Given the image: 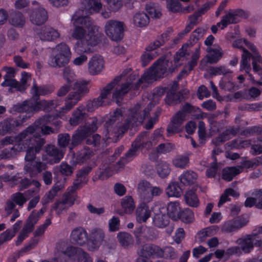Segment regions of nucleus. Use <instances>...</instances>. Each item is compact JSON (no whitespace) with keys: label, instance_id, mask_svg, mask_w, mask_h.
<instances>
[{"label":"nucleus","instance_id":"obj_1","mask_svg":"<svg viewBox=\"0 0 262 262\" xmlns=\"http://www.w3.org/2000/svg\"><path fill=\"white\" fill-rule=\"evenodd\" d=\"M89 82L81 80L77 81L73 85L74 92L69 94L65 99L64 105L61 107L58 112L55 114H46L37 119L33 124L29 125L25 130L19 133L17 137L18 140L21 138L36 137L41 138L42 135H49L54 133L53 128L46 125L48 123L54 121L53 123L58 127L61 125V121L57 120V118H62L66 114L69 112L81 100V97L89 92L87 85Z\"/></svg>","mask_w":262,"mask_h":262},{"label":"nucleus","instance_id":"obj_2","mask_svg":"<svg viewBox=\"0 0 262 262\" xmlns=\"http://www.w3.org/2000/svg\"><path fill=\"white\" fill-rule=\"evenodd\" d=\"M74 28L71 37L77 42L76 49L80 52L90 51L91 47L99 43L103 36L99 27L94 25L89 17L83 16L81 11H76L72 16Z\"/></svg>","mask_w":262,"mask_h":262},{"label":"nucleus","instance_id":"obj_3","mask_svg":"<svg viewBox=\"0 0 262 262\" xmlns=\"http://www.w3.org/2000/svg\"><path fill=\"white\" fill-rule=\"evenodd\" d=\"M122 117L121 109L117 108L105 121L104 125V133L107 139L116 142L122 137L124 133L129 128L131 125V116L129 114L124 123H121L118 121L115 125V123L118 120L119 121L120 118L122 119Z\"/></svg>","mask_w":262,"mask_h":262},{"label":"nucleus","instance_id":"obj_4","mask_svg":"<svg viewBox=\"0 0 262 262\" xmlns=\"http://www.w3.org/2000/svg\"><path fill=\"white\" fill-rule=\"evenodd\" d=\"M98 127V120L96 118H93L91 122H86L83 125L79 126L72 136L70 148L77 146L87 138L86 144L92 145L98 148L100 146L101 136L98 134H94L91 137L97 130Z\"/></svg>","mask_w":262,"mask_h":262},{"label":"nucleus","instance_id":"obj_5","mask_svg":"<svg viewBox=\"0 0 262 262\" xmlns=\"http://www.w3.org/2000/svg\"><path fill=\"white\" fill-rule=\"evenodd\" d=\"M168 67H149L141 78L135 82L132 81V92L141 91L146 89L153 81L166 76ZM133 94L132 93V96Z\"/></svg>","mask_w":262,"mask_h":262},{"label":"nucleus","instance_id":"obj_6","mask_svg":"<svg viewBox=\"0 0 262 262\" xmlns=\"http://www.w3.org/2000/svg\"><path fill=\"white\" fill-rule=\"evenodd\" d=\"M53 91L52 87L47 86H38L36 84H34L31 90V93L33 95L31 98L34 99L37 102L36 105L40 111L49 112L59 105L57 101L55 100L47 101L46 100H40L39 99L40 95L44 96L50 94Z\"/></svg>","mask_w":262,"mask_h":262},{"label":"nucleus","instance_id":"obj_7","mask_svg":"<svg viewBox=\"0 0 262 262\" xmlns=\"http://www.w3.org/2000/svg\"><path fill=\"white\" fill-rule=\"evenodd\" d=\"M131 157V148H129L125 154L124 157H122L116 162L115 164L110 163L108 165H103L96 172L98 179L104 180L118 172L121 169L123 168L125 164L127 163V158Z\"/></svg>","mask_w":262,"mask_h":262},{"label":"nucleus","instance_id":"obj_8","mask_svg":"<svg viewBox=\"0 0 262 262\" xmlns=\"http://www.w3.org/2000/svg\"><path fill=\"white\" fill-rule=\"evenodd\" d=\"M45 143V140L44 139L36 137L28 136L27 138L23 140V145H25L24 151H26L25 157L26 163L39 159L36 157V155L40 152Z\"/></svg>","mask_w":262,"mask_h":262},{"label":"nucleus","instance_id":"obj_9","mask_svg":"<svg viewBox=\"0 0 262 262\" xmlns=\"http://www.w3.org/2000/svg\"><path fill=\"white\" fill-rule=\"evenodd\" d=\"M37 102L34 99H30L25 100L21 103H17L13 105L10 109V113L11 114H15L19 113L20 114L17 118L19 120H22L23 117H27L26 121L29 119L33 114L34 112H37L40 111L37 106Z\"/></svg>","mask_w":262,"mask_h":262},{"label":"nucleus","instance_id":"obj_10","mask_svg":"<svg viewBox=\"0 0 262 262\" xmlns=\"http://www.w3.org/2000/svg\"><path fill=\"white\" fill-rule=\"evenodd\" d=\"M19 134L15 137H6L3 140L5 144H13L12 146L5 148L2 150V155L5 159L13 158L16 156L18 153L24 151L25 150V145H23V140L26 137L21 138L20 140L17 139Z\"/></svg>","mask_w":262,"mask_h":262},{"label":"nucleus","instance_id":"obj_11","mask_svg":"<svg viewBox=\"0 0 262 262\" xmlns=\"http://www.w3.org/2000/svg\"><path fill=\"white\" fill-rule=\"evenodd\" d=\"M34 7L29 10V17L30 21L34 25H41L48 19V13L40 4L36 1L32 2Z\"/></svg>","mask_w":262,"mask_h":262},{"label":"nucleus","instance_id":"obj_12","mask_svg":"<svg viewBox=\"0 0 262 262\" xmlns=\"http://www.w3.org/2000/svg\"><path fill=\"white\" fill-rule=\"evenodd\" d=\"M105 31L112 40H120L123 36V24L117 20H108L105 26Z\"/></svg>","mask_w":262,"mask_h":262},{"label":"nucleus","instance_id":"obj_13","mask_svg":"<svg viewBox=\"0 0 262 262\" xmlns=\"http://www.w3.org/2000/svg\"><path fill=\"white\" fill-rule=\"evenodd\" d=\"M248 222V218L246 216H238L226 221L222 227V230L226 233L235 232L246 226Z\"/></svg>","mask_w":262,"mask_h":262},{"label":"nucleus","instance_id":"obj_14","mask_svg":"<svg viewBox=\"0 0 262 262\" xmlns=\"http://www.w3.org/2000/svg\"><path fill=\"white\" fill-rule=\"evenodd\" d=\"M27 117H23L22 120L17 118H8L0 123V135H5L13 132L16 127L22 125L26 121Z\"/></svg>","mask_w":262,"mask_h":262},{"label":"nucleus","instance_id":"obj_15","mask_svg":"<svg viewBox=\"0 0 262 262\" xmlns=\"http://www.w3.org/2000/svg\"><path fill=\"white\" fill-rule=\"evenodd\" d=\"M63 253L70 258H77L78 262H93L90 255L80 248L68 247Z\"/></svg>","mask_w":262,"mask_h":262},{"label":"nucleus","instance_id":"obj_16","mask_svg":"<svg viewBox=\"0 0 262 262\" xmlns=\"http://www.w3.org/2000/svg\"><path fill=\"white\" fill-rule=\"evenodd\" d=\"M149 133L144 131L141 133L134 142H132V157L138 149H149L152 146V142L149 139Z\"/></svg>","mask_w":262,"mask_h":262},{"label":"nucleus","instance_id":"obj_17","mask_svg":"<svg viewBox=\"0 0 262 262\" xmlns=\"http://www.w3.org/2000/svg\"><path fill=\"white\" fill-rule=\"evenodd\" d=\"M102 7L101 0H82L81 8L77 11H81L83 16H88L90 14L99 12Z\"/></svg>","mask_w":262,"mask_h":262},{"label":"nucleus","instance_id":"obj_18","mask_svg":"<svg viewBox=\"0 0 262 262\" xmlns=\"http://www.w3.org/2000/svg\"><path fill=\"white\" fill-rule=\"evenodd\" d=\"M47 168V163L41 162L40 159L26 162L24 166L25 173L28 174L31 177H36Z\"/></svg>","mask_w":262,"mask_h":262},{"label":"nucleus","instance_id":"obj_19","mask_svg":"<svg viewBox=\"0 0 262 262\" xmlns=\"http://www.w3.org/2000/svg\"><path fill=\"white\" fill-rule=\"evenodd\" d=\"M150 115V110L148 107L142 109V106L137 103L132 107V128L134 123L136 125L141 124L145 118Z\"/></svg>","mask_w":262,"mask_h":262},{"label":"nucleus","instance_id":"obj_20","mask_svg":"<svg viewBox=\"0 0 262 262\" xmlns=\"http://www.w3.org/2000/svg\"><path fill=\"white\" fill-rule=\"evenodd\" d=\"M134 234L138 244H140L144 241L151 239L155 236L153 228L143 225L137 227L134 231Z\"/></svg>","mask_w":262,"mask_h":262},{"label":"nucleus","instance_id":"obj_21","mask_svg":"<svg viewBox=\"0 0 262 262\" xmlns=\"http://www.w3.org/2000/svg\"><path fill=\"white\" fill-rule=\"evenodd\" d=\"M254 236L253 234H246L236 240L235 243L238 245L242 253L248 254L253 250L254 247Z\"/></svg>","mask_w":262,"mask_h":262},{"label":"nucleus","instance_id":"obj_22","mask_svg":"<svg viewBox=\"0 0 262 262\" xmlns=\"http://www.w3.org/2000/svg\"><path fill=\"white\" fill-rule=\"evenodd\" d=\"M104 238V233L97 229H94L88 236L86 241L88 249L90 251H94L97 249L101 245Z\"/></svg>","mask_w":262,"mask_h":262},{"label":"nucleus","instance_id":"obj_23","mask_svg":"<svg viewBox=\"0 0 262 262\" xmlns=\"http://www.w3.org/2000/svg\"><path fill=\"white\" fill-rule=\"evenodd\" d=\"M141 255L144 258H162V249L152 244H146L142 246Z\"/></svg>","mask_w":262,"mask_h":262},{"label":"nucleus","instance_id":"obj_24","mask_svg":"<svg viewBox=\"0 0 262 262\" xmlns=\"http://www.w3.org/2000/svg\"><path fill=\"white\" fill-rule=\"evenodd\" d=\"M46 211L45 207H42L39 210H33L29 215L24 225L23 230L26 232H31L34 229L35 225L37 223L40 217Z\"/></svg>","mask_w":262,"mask_h":262},{"label":"nucleus","instance_id":"obj_25","mask_svg":"<svg viewBox=\"0 0 262 262\" xmlns=\"http://www.w3.org/2000/svg\"><path fill=\"white\" fill-rule=\"evenodd\" d=\"M241 127L239 125L229 126L223 132L221 133L214 139L215 144L223 143L231 138V136L235 137L239 134Z\"/></svg>","mask_w":262,"mask_h":262},{"label":"nucleus","instance_id":"obj_26","mask_svg":"<svg viewBox=\"0 0 262 262\" xmlns=\"http://www.w3.org/2000/svg\"><path fill=\"white\" fill-rule=\"evenodd\" d=\"M45 151L48 157V162L51 164L59 163L63 157V153L53 145H47Z\"/></svg>","mask_w":262,"mask_h":262},{"label":"nucleus","instance_id":"obj_27","mask_svg":"<svg viewBox=\"0 0 262 262\" xmlns=\"http://www.w3.org/2000/svg\"><path fill=\"white\" fill-rule=\"evenodd\" d=\"M92 171V167L90 166H85L82 167L77 172V179L73 183L75 189H80L84 185L86 184L88 181V175Z\"/></svg>","mask_w":262,"mask_h":262},{"label":"nucleus","instance_id":"obj_28","mask_svg":"<svg viewBox=\"0 0 262 262\" xmlns=\"http://www.w3.org/2000/svg\"><path fill=\"white\" fill-rule=\"evenodd\" d=\"M88 233L82 227H78L73 229L71 233V238L75 244L82 246L88 240Z\"/></svg>","mask_w":262,"mask_h":262},{"label":"nucleus","instance_id":"obj_29","mask_svg":"<svg viewBox=\"0 0 262 262\" xmlns=\"http://www.w3.org/2000/svg\"><path fill=\"white\" fill-rule=\"evenodd\" d=\"M38 35L42 40L52 41L58 38L60 34L57 30L49 26H45L40 29Z\"/></svg>","mask_w":262,"mask_h":262},{"label":"nucleus","instance_id":"obj_30","mask_svg":"<svg viewBox=\"0 0 262 262\" xmlns=\"http://www.w3.org/2000/svg\"><path fill=\"white\" fill-rule=\"evenodd\" d=\"M86 116L85 107L79 106L72 113L69 119V123L73 126H76L83 122Z\"/></svg>","mask_w":262,"mask_h":262},{"label":"nucleus","instance_id":"obj_31","mask_svg":"<svg viewBox=\"0 0 262 262\" xmlns=\"http://www.w3.org/2000/svg\"><path fill=\"white\" fill-rule=\"evenodd\" d=\"M136 220L139 223L145 222L150 216L151 211L146 202H143L139 205L136 209Z\"/></svg>","mask_w":262,"mask_h":262},{"label":"nucleus","instance_id":"obj_32","mask_svg":"<svg viewBox=\"0 0 262 262\" xmlns=\"http://www.w3.org/2000/svg\"><path fill=\"white\" fill-rule=\"evenodd\" d=\"M151 186L150 183L145 180H143L138 184V192L143 202L149 203L151 201V199L149 196Z\"/></svg>","mask_w":262,"mask_h":262},{"label":"nucleus","instance_id":"obj_33","mask_svg":"<svg viewBox=\"0 0 262 262\" xmlns=\"http://www.w3.org/2000/svg\"><path fill=\"white\" fill-rule=\"evenodd\" d=\"M123 76L122 74L116 76L113 81L108 83L103 89L100 95L97 98V101L102 105L103 100L106 99L107 95L110 93L111 90L121 81Z\"/></svg>","mask_w":262,"mask_h":262},{"label":"nucleus","instance_id":"obj_34","mask_svg":"<svg viewBox=\"0 0 262 262\" xmlns=\"http://www.w3.org/2000/svg\"><path fill=\"white\" fill-rule=\"evenodd\" d=\"M188 45H183L182 47L176 53L173 57V61L175 64L182 66L185 64L190 56V52L188 50Z\"/></svg>","mask_w":262,"mask_h":262},{"label":"nucleus","instance_id":"obj_35","mask_svg":"<svg viewBox=\"0 0 262 262\" xmlns=\"http://www.w3.org/2000/svg\"><path fill=\"white\" fill-rule=\"evenodd\" d=\"M9 23L17 28H23L26 23V18L22 12L14 11L10 14Z\"/></svg>","mask_w":262,"mask_h":262},{"label":"nucleus","instance_id":"obj_36","mask_svg":"<svg viewBox=\"0 0 262 262\" xmlns=\"http://www.w3.org/2000/svg\"><path fill=\"white\" fill-rule=\"evenodd\" d=\"M131 83L129 81L121 84L119 89L116 90L113 94V99L118 105L120 106L122 104L124 96L130 90L129 86Z\"/></svg>","mask_w":262,"mask_h":262},{"label":"nucleus","instance_id":"obj_37","mask_svg":"<svg viewBox=\"0 0 262 262\" xmlns=\"http://www.w3.org/2000/svg\"><path fill=\"white\" fill-rule=\"evenodd\" d=\"M208 54L206 56L205 58L201 60V63L206 62L209 64H215L221 58L222 55L221 49H212L209 47L207 49Z\"/></svg>","mask_w":262,"mask_h":262},{"label":"nucleus","instance_id":"obj_38","mask_svg":"<svg viewBox=\"0 0 262 262\" xmlns=\"http://www.w3.org/2000/svg\"><path fill=\"white\" fill-rule=\"evenodd\" d=\"M241 172V170L237 167H227L223 170L222 178L226 181L230 182Z\"/></svg>","mask_w":262,"mask_h":262},{"label":"nucleus","instance_id":"obj_39","mask_svg":"<svg viewBox=\"0 0 262 262\" xmlns=\"http://www.w3.org/2000/svg\"><path fill=\"white\" fill-rule=\"evenodd\" d=\"M196 178V173L192 171L187 170L180 175L179 180L184 186H189L194 184Z\"/></svg>","mask_w":262,"mask_h":262},{"label":"nucleus","instance_id":"obj_40","mask_svg":"<svg viewBox=\"0 0 262 262\" xmlns=\"http://www.w3.org/2000/svg\"><path fill=\"white\" fill-rule=\"evenodd\" d=\"M152 222L155 226L163 228L169 224V220L167 215L160 212L155 214L152 218Z\"/></svg>","mask_w":262,"mask_h":262},{"label":"nucleus","instance_id":"obj_41","mask_svg":"<svg viewBox=\"0 0 262 262\" xmlns=\"http://www.w3.org/2000/svg\"><path fill=\"white\" fill-rule=\"evenodd\" d=\"M183 97V94L180 91L177 93L167 92L164 101L166 105L173 106L180 103Z\"/></svg>","mask_w":262,"mask_h":262},{"label":"nucleus","instance_id":"obj_42","mask_svg":"<svg viewBox=\"0 0 262 262\" xmlns=\"http://www.w3.org/2000/svg\"><path fill=\"white\" fill-rule=\"evenodd\" d=\"M183 189L178 182L170 183L166 189L167 195L169 197L179 198L182 193Z\"/></svg>","mask_w":262,"mask_h":262},{"label":"nucleus","instance_id":"obj_43","mask_svg":"<svg viewBox=\"0 0 262 262\" xmlns=\"http://www.w3.org/2000/svg\"><path fill=\"white\" fill-rule=\"evenodd\" d=\"M156 168L158 176L161 178H166L171 171L169 164L163 161H158Z\"/></svg>","mask_w":262,"mask_h":262},{"label":"nucleus","instance_id":"obj_44","mask_svg":"<svg viewBox=\"0 0 262 262\" xmlns=\"http://www.w3.org/2000/svg\"><path fill=\"white\" fill-rule=\"evenodd\" d=\"M167 215L174 221L179 219V214L180 211V204L177 202H170L167 207Z\"/></svg>","mask_w":262,"mask_h":262},{"label":"nucleus","instance_id":"obj_45","mask_svg":"<svg viewBox=\"0 0 262 262\" xmlns=\"http://www.w3.org/2000/svg\"><path fill=\"white\" fill-rule=\"evenodd\" d=\"M93 155V151L89 147L85 146L77 152L76 160L78 163H84L90 159Z\"/></svg>","mask_w":262,"mask_h":262},{"label":"nucleus","instance_id":"obj_46","mask_svg":"<svg viewBox=\"0 0 262 262\" xmlns=\"http://www.w3.org/2000/svg\"><path fill=\"white\" fill-rule=\"evenodd\" d=\"M245 44L249 48L252 52V66H260L262 65V57L257 52L255 47L249 42L246 39H244Z\"/></svg>","mask_w":262,"mask_h":262},{"label":"nucleus","instance_id":"obj_47","mask_svg":"<svg viewBox=\"0 0 262 262\" xmlns=\"http://www.w3.org/2000/svg\"><path fill=\"white\" fill-rule=\"evenodd\" d=\"M184 199L186 203L189 206L197 207L200 203L199 198L196 193L192 190H189L185 194Z\"/></svg>","mask_w":262,"mask_h":262},{"label":"nucleus","instance_id":"obj_48","mask_svg":"<svg viewBox=\"0 0 262 262\" xmlns=\"http://www.w3.org/2000/svg\"><path fill=\"white\" fill-rule=\"evenodd\" d=\"M134 22L136 26L144 27L149 24V17L144 12H138L134 17Z\"/></svg>","mask_w":262,"mask_h":262},{"label":"nucleus","instance_id":"obj_49","mask_svg":"<svg viewBox=\"0 0 262 262\" xmlns=\"http://www.w3.org/2000/svg\"><path fill=\"white\" fill-rule=\"evenodd\" d=\"M145 9L151 17L159 18L161 15V10L156 3L150 2L146 5Z\"/></svg>","mask_w":262,"mask_h":262},{"label":"nucleus","instance_id":"obj_50","mask_svg":"<svg viewBox=\"0 0 262 262\" xmlns=\"http://www.w3.org/2000/svg\"><path fill=\"white\" fill-rule=\"evenodd\" d=\"M242 10L229 12L223 17V26L227 27L228 25L237 23V17L241 15Z\"/></svg>","mask_w":262,"mask_h":262},{"label":"nucleus","instance_id":"obj_51","mask_svg":"<svg viewBox=\"0 0 262 262\" xmlns=\"http://www.w3.org/2000/svg\"><path fill=\"white\" fill-rule=\"evenodd\" d=\"M77 189H75V188H74V185H73L70 190L64 194L63 200L62 203L63 204H68L70 205H73L77 197V195L76 193V191Z\"/></svg>","mask_w":262,"mask_h":262},{"label":"nucleus","instance_id":"obj_52","mask_svg":"<svg viewBox=\"0 0 262 262\" xmlns=\"http://www.w3.org/2000/svg\"><path fill=\"white\" fill-rule=\"evenodd\" d=\"M193 219L194 214L191 209L185 208L183 210H180L178 220H180L185 223H190L193 222Z\"/></svg>","mask_w":262,"mask_h":262},{"label":"nucleus","instance_id":"obj_53","mask_svg":"<svg viewBox=\"0 0 262 262\" xmlns=\"http://www.w3.org/2000/svg\"><path fill=\"white\" fill-rule=\"evenodd\" d=\"M189 162L187 156L179 155L173 160V164L176 167L185 168Z\"/></svg>","mask_w":262,"mask_h":262},{"label":"nucleus","instance_id":"obj_54","mask_svg":"<svg viewBox=\"0 0 262 262\" xmlns=\"http://www.w3.org/2000/svg\"><path fill=\"white\" fill-rule=\"evenodd\" d=\"M162 258L166 259H174L178 256V253L176 249L171 246L165 247L162 249Z\"/></svg>","mask_w":262,"mask_h":262},{"label":"nucleus","instance_id":"obj_55","mask_svg":"<svg viewBox=\"0 0 262 262\" xmlns=\"http://www.w3.org/2000/svg\"><path fill=\"white\" fill-rule=\"evenodd\" d=\"M261 130V126H252L241 130L239 135L243 136L248 137L257 135Z\"/></svg>","mask_w":262,"mask_h":262},{"label":"nucleus","instance_id":"obj_56","mask_svg":"<svg viewBox=\"0 0 262 262\" xmlns=\"http://www.w3.org/2000/svg\"><path fill=\"white\" fill-rule=\"evenodd\" d=\"M29 199V198H26L24 194L20 192L13 193L11 196V200H12L16 205L20 207H22Z\"/></svg>","mask_w":262,"mask_h":262},{"label":"nucleus","instance_id":"obj_57","mask_svg":"<svg viewBox=\"0 0 262 262\" xmlns=\"http://www.w3.org/2000/svg\"><path fill=\"white\" fill-rule=\"evenodd\" d=\"M217 227L215 226H212L203 229L199 233L201 241H203L207 237L214 235L217 231Z\"/></svg>","mask_w":262,"mask_h":262},{"label":"nucleus","instance_id":"obj_58","mask_svg":"<svg viewBox=\"0 0 262 262\" xmlns=\"http://www.w3.org/2000/svg\"><path fill=\"white\" fill-rule=\"evenodd\" d=\"M71 56L56 54L52 58V62L56 66H66L69 63Z\"/></svg>","mask_w":262,"mask_h":262},{"label":"nucleus","instance_id":"obj_59","mask_svg":"<svg viewBox=\"0 0 262 262\" xmlns=\"http://www.w3.org/2000/svg\"><path fill=\"white\" fill-rule=\"evenodd\" d=\"M120 245L123 247H127L131 240L130 235L125 232H120L118 233L117 236Z\"/></svg>","mask_w":262,"mask_h":262},{"label":"nucleus","instance_id":"obj_60","mask_svg":"<svg viewBox=\"0 0 262 262\" xmlns=\"http://www.w3.org/2000/svg\"><path fill=\"white\" fill-rule=\"evenodd\" d=\"M259 161L256 159L253 160H243L241 162V165L237 167L242 171L244 168H250L259 165Z\"/></svg>","mask_w":262,"mask_h":262},{"label":"nucleus","instance_id":"obj_61","mask_svg":"<svg viewBox=\"0 0 262 262\" xmlns=\"http://www.w3.org/2000/svg\"><path fill=\"white\" fill-rule=\"evenodd\" d=\"M57 140L58 146L60 148H65L70 145V136L68 133L59 134Z\"/></svg>","mask_w":262,"mask_h":262},{"label":"nucleus","instance_id":"obj_62","mask_svg":"<svg viewBox=\"0 0 262 262\" xmlns=\"http://www.w3.org/2000/svg\"><path fill=\"white\" fill-rule=\"evenodd\" d=\"M198 132L200 143L202 144H204L206 142V131L205 124L203 121L199 122Z\"/></svg>","mask_w":262,"mask_h":262},{"label":"nucleus","instance_id":"obj_63","mask_svg":"<svg viewBox=\"0 0 262 262\" xmlns=\"http://www.w3.org/2000/svg\"><path fill=\"white\" fill-rule=\"evenodd\" d=\"M107 4V9L112 12L118 11L122 6L121 0H104Z\"/></svg>","mask_w":262,"mask_h":262},{"label":"nucleus","instance_id":"obj_64","mask_svg":"<svg viewBox=\"0 0 262 262\" xmlns=\"http://www.w3.org/2000/svg\"><path fill=\"white\" fill-rule=\"evenodd\" d=\"M173 146V144L170 143H161L156 147V150L159 154H165L170 152Z\"/></svg>","mask_w":262,"mask_h":262}]
</instances>
